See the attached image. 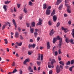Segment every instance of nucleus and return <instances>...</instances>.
Wrapping results in <instances>:
<instances>
[{"mask_svg":"<svg viewBox=\"0 0 74 74\" xmlns=\"http://www.w3.org/2000/svg\"><path fill=\"white\" fill-rule=\"evenodd\" d=\"M55 62H56L55 60L54 59H53L51 62V65L49 63H48V67H49V68H51V67L52 68H53V67H54V66H52V65H53V64L54 63H55Z\"/></svg>","mask_w":74,"mask_h":74,"instance_id":"obj_1","label":"nucleus"},{"mask_svg":"<svg viewBox=\"0 0 74 74\" xmlns=\"http://www.w3.org/2000/svg\"><path fill=\"white\" fill-rule=\"evenodd\" d=\"M59 65H57L56 68V71L57 73H59L61 71Z\"/></svg>","mask_w":74,"mask_h":74,"instance_id":"obj_2","label":"nucleus"},{"mask_svg":"<svg viewBox=\"0 0 74 74\" xmlns=\"http://www.w3.org/2000/svg\"><path fill=\"white\" fill-rule=\"evenodd\" d=\"M65 4L66 6L67 7V12H68V13H71V11L69 10L70 9V7L69 6V4H66V3H65Z\"/></svg>","mask_w":74,"mask_h":74,"instance_id":"obj_3","label":"nucleus"},{"mask_svg":"<svg viewBox=\"0 0 74 74\" xmlns=\"http://www.w3.org/2000/svg\"><path fill=\"white\" fill-rule=\"evenodd\" d=\"M53 21L54 22H56L57 20V16L56 15H54L53 17Z\"/></svg>","mask_w":74,"mask_h":74,"instance_id":"obj_4","label":"nucleus"},{"mask_svg":"<svg viewBox=\"0 0 74 74\" xmlns=\"http://www.w3.org/2000/svg\"><path fill=\"white\" fill-rule=\"evenodd\" d=\"M51 48V45L49 43V42H48L47 43V48L49 49Z\"/></svg>","mask_w":74,"mask_h":74,"instance_id":"obj_5","label":"nucleus"},{"mask_svg":"<svg viewBox=\"0 0 74 74\" xmlns=\"http://www.w3.org/2000/svg\"><path fill=\"white\" fill-rule=\"evenodd\" d=\"M46 14V15H50V14H51V10H47V9Z\"/></svg>","mask_w":74,"mask_h":74,"instance_id":"obj_6","label":"nucleus"},{"mask_svg":"<svg viewBox=\"0 0 74 74\" xmlns=\"http://www.w3.org/2000/svg\"><path fill=\"white\" fill-rule=\"evenodd\" d=\"M30 32L31 33H34V29L33 28H32V26H30Z\"/></svg>","mask_w":74,"mask_h":74,"instance_id":"obj_7","label":"nucleus"},{"mask_svg":"<svg viewBox=\"0 0 74 74\" xmlns=\"http://www.w3.org/2000/svg\"><path fill=\"white\" fill-rule=\"evenodd\" d=\"M19 32H16L15 36L16 38H18L19 37Z\"/></svg>","mask_w":74,"mask_h":74,"instance_id":"obj_8","label":"nucleus"},{"mask_svg":"<svg viewBox=\"0 0 74 74\" xmlns=\"http://www.w3.org/2000/svg\"><path fill=\"white\" fill-rule=\"evenodd\" d=\"M55 33V31H53V29H52L50 32V35L51 36H52L53 34Z\"/></svg>","mask_w":74,"mask_h":74,"instance_id":"obj_9","label":"nucleus"},{"mask_svg":"<svg viewBox=\"0 0 74 74\" xmlns=\"http://www.w3.org/2000/svg\"><path fill=\"white\" fill-rule=\"evenodd\" d=\"M12 22L13 23V24L15 27V29L16 30V29L17 26L16 25V23L15 22V20L14 19H13L12 20Z\"/></svg>","mask_w":74,"mask_h":74,"instance_id":"obj_10","label":"nucleus"},{"mask_svg":"<svg viewBox=\"0 0 74 74\" xmlns=\"http://www.w3.org/2000/svg\"><path fill=\"white\" fill-rule=\"evenodd\" d=\"M62 30H64L65 33L67 32V28H64L63 27H62Z\"/></svg>","mask_w":74,"mask_h":74,"instance_id":"obj_11","label":"nucleus"},{"mask_svg":"<svg viewBox=\"0 0 74 74\" xmlns=\"http://www.w3.org/2000/svg\"><path fill=\"white\" fill-rule=\"evenodd\" d=\"M62 1V0H58L57 1V2L56 3V5H59L61 2Z\"/></svg>","mask_w":74,"mask_h":74,"instance_id":"obj_12","label":"nucleus"},{"mask_svg":"<svg viewBox=\"0 0 74 74\" xmlns=\"http://www.w3.org/2000/svg\"><path fill=\"white\" fill-rule=\"evenodd\" d=\"M29 61L30 60H29V59L28 60L27 59H26L24 62V64H26L27 62H29Z\"/></svg>","mask_w":74,"mask_h":74,"instance_id":"obj_13","label":"nucleus"},{"mask_svg":"<svg viewBox=\"0 0 74 74\" xmlns=\"http://www.w3.org/2000/svg\"><path fill=\"white\" fill-rule=\"evenodd\" d=\"M57 41V40L56 38V37L54 38L53 39V44L55 43V42Z\"/></svg>","mask_w":74,"mask_h":74,"instance_id":"obj_14","label":"nucleus"},{"mask_svg":"<svg viewBox=\"0 0 74 74\" xmlns=\"http://www.w3.org/2000/svg\"><path fill=\"white\" fill-rule=\"evenodd\" d=\"M23 11L25 13L27 14V8H24L23 10Z\"/></svg>","mask_w":74,"mask_h":74,"instance_id":"obj_15","label":"nucleus"},{"mask_svg":"<svg viewBox=\"0 0 74 74\" xmlns=\"http://www.w3.org/2000/svg\"><path fill=\"white\" fill-rule=\"evenodd\" d=\"M40 58H41V55L40 54H38V57L37 59L38 60H40Z\"/></svg>","mask_w":74,"mask_h":74,"instance_id":"obj_16","label":"nucleus"},{"mask_svg":"<svg viewBox=\"0 0 74 74\" xmlns=\"http://www.w3.org/2000/svg\"><path fill=\"white\" fill-rule=\"evenodd\" d=\"M63 4H61L60 5V6L58 7V9L60 10H62V7H63Z\"/></svg>","mask_w":74,"mask_h":74,"instance_id":"obj_17","label":"nucleus"},{"mask_svg":"<svg viewBox=\"0 0 74 74\" xmlns=\"http://www.w3.org/2000/svg\"><path fill=\"white\" fill-rule=\"evenodd\" d=\"M55 10H53L51 14V16H53V15H55Z\"/></svg>","mask_w":74,"mask_h":74,"instance_id":"obj_18","label":"nucleus"},{"mask_svg":"<svg viewBox=\"0 0 74 74\" xmlns=\"http://www.w3.org/2000/svg\"><path fill=\"white\" fill-rule=\"evenodd\" d=\"M5 24L6 25H4L3 26L2 30H3L4 29H5V26H6V25H7V23H5Z\"/></svg>","mask_w":74,"mask_h":74,"instance_id":"obj_19","label":"nucleus"},{"mask_svg":"<svg viewBox=\"0 0 74 74\" xmlns=\"http://www.w3.org/2000/svg\"><path fill=\"white\" fill-rule=\"evenodd\" d=\"M56 38L57 40H61V38H60V37L59 36H58Z\"/></svg>","mask_w":74,"mask_h":74,"instance_id":"obj_20","label":"nucleus"},{"mask_svg":"<svg viewBox=\"0 0 74 74\" xmlns=\"http://www.w3.org/2000/svg\"><path fill=\"white\" fill-rule=\"evenodd\" d=\"M32 27H35V22H33L31 23Z\"/></svg>","mask_w":74,"mask_h":74,"instance_id":"obj_21","label":"nucleus"},{"mask_svg":"<svg viewBox=\"0 0 74 74\" xmlns=\"http://www.w3.org/2000/svg\"><path fill=\"white\" fill-rule=\"evenodd\" d=\"M17 45L18 46H20L22 45V42H21L20 43H18V42H16V43Z\"/></svg>","mask_w":74,"mask_h":74,"instance_id":"obj_22","label":"nucleus"},{"mask_svg":"<svg viewBox=\"0 0 74 74\" xmlns=\"http://www.w3.org/2000/svg\"><path fill=\"white\" fill-rule=\"evenodd\" d=\"M6 7H7V6L5 5H4L3 6V8L4 9L5 11H6L7 10V8H6Z\"/></svg>","mask_w":74,"mask_h":74,"instance_id":"obj_23","label":"nucleus"},{"mask_svg":"<svg viewBox=\"0 0 74 74\" xmlns=\"http://www.w3.org/2000/svg\"><path fill=\"white\" fill-rule=\"evenodd\" d=\"M63 43V41H62V38H61L60 40H59V44H62Z\"/></svg>","mask_w":74,"mask_h":74,"instance_id":"obj_24","label":"nucleus"},{"mask_svg":"<svg viewBox=\"0 0 74 74\" xmlns=\"http://www.w3.org/2000/svg\"><path fill=\"white\" fill-rule=\"evenodd\" d=\"M26 25L27 27H30V23H27Z\"/></svg>","mask_w":74,"mask_h":74,"instance_id":"obj_25","label":"nucleus"},{"mask_svg":"<svg viewBox=\"0 0 74 74\" xmlns=\"http://www.w3.org/2000/svg\"><path fill=\"white\" fill-rule=\"evenodd\" d=\"M59 63H60V64H62V66H64V63L62 61L60 62Z\"/></svg>","mask_w":74,"mask_h":74,"instance_id":"obj_26","label":"nucleus"},{"mask_svg":"<svg viewBox=\"0 0 74 74\" xmlns=\"http://www.w3.org/2000/svg\"><path fill=\"white\" fill-rule=\"evenodd\" d=\"M71 34L73 36V37L74 38V29H73Z\"/></svg>","mask_w":74,"mask_h":74,"instance_id":"obj_27","label":"nucleus"},{"mask_svg":"<svg viewBox=\"0 0 74 74\" xmlns=\"http://www.w3.org/2000/svg\"><path fill=\"white\" fill-rule=\"evenodd\" d=\"M48 23L49 26H51L52 25V22L51 21H49L48 22Z\"/></svg>","mask_w":74,"mask_h":74,"instance_id":"obj_28","label":"nucleus"},{"mask_svg":"<svg viewBox=\"0 0 74 74\" xmlns=\"http://www.w3.org/2000/svg\"><path fill=\"white\" fill-rule=\"evenodd\" d=\"M34 34L35 37V38H37V36L38 35V33L37 32H34Z\"/></svg>","mask_w":74,"mask_h":74,"instance_id":"obj_29","label":"nucleus"},{"mask_svg":"<svg viewBox=\"0 0 74 74\" xmlns=\"http://www.w3.org/2000/svg\"><path fill=\"white\" fill-rule=\"evenodd\" d=\"M69 39L68 38H66L65 40L66 42L67 43H69Z\"/></svg>","mask_w":74,"mask_h":74,"instance_id":"obj_30","label":"nucleus"},{"mask_svg":"<svg viewBox=\"0 0 74 74\" xmlns=\"http://www.w3.org/2000/svg\"><path fill=\"white\" fill-rule=\"evenodd\" d=\"M10 2V1H7L5 2V4H8Z\"/></svg>","mask_w":74,"mask_h":74,"instance_id":"obj_31","label":"nucleus"},{"mask_svg":"<svg viewBox=\"0 0 74 74\" xmlns=\"http://www.w3.org/2000/svg\"><path fill=\"white\" fill-rule=\"evenodd\" d=\"M73 67H73V66H72L69 69V71H70L71 72L72 71V70H73Z\"/></svg>","mask_w":74,"mask_h":74,"instance_id":"obj_32","label":"nucleus"},{"mask_svg":"<svg viewBox=\"0 0 74 74\" xmlns=\"http://www.w3.org/2000/svg\"><path fill=\"white\" fill-rule=\"evenodd\" d=\"M17 71H18V70H17L16 69H14L12 73H16V72H17Z\"/></svg>","mask_w":74,"mask_h":74,"instance_id":"obj_33","label":"nucleus"},{"mask_svg":"<svg viewBox=\"0 0 74 74\" xmlns=\"http://www.w3.org/2000/svg\"><path fill=\"white\" fill-rule=\"evenodd\" d=\"M29 5L30 6H32V5H33V3L31 1H29Z\"/></svg>","mask_w":74,"mask_h":74,"instance_id":"obj_34","label":"nucleus"},{"mask_svg":"<svg viewBox=\"0 0 74 74\" xmlns=\"http://www.w3.org/2000/svg\"><path fill=\"white\" fill-rule=\"evenodd\" d=\"M43 8L44 9H46V8H47V6H46V3H45L43 5Z\"/></svg>","mask_w":74,"mask_h":74,"instance_id":"obj_35","label":"nucleus"},{"mask_svg":"<svg viewBox=\"0 0 74 74\" xmlns=\"http://www.w3.org/2000/svg\"><path fill=\"white\" fill-rule=\"evenodd\" d=\"M38 66L40 65V64L41 63V62L40 61H37L36 62Z\"/></svg>","mask_w":74,"mask_h":74,"instance_id":"obj_36","label":"nucleus"},{"mask_svg":"<svg viewBox=\"0 0 74 74\" xmlns=\"http://www.w3.org/2000/svg\"><path fill=\"white\" fill-rule=\"evenodd\" d=\"M20 40H23V38L21 35H20Z\"/></svg>","mask_w":74,"mask_h":74,"instance_id":"obj_37","label":"nucleus"},{"mask_svg":"<svg viewBox=\"0 0 74 74\" xmlns=\"http://www.w3.org/2000/svg\"><path fill=\"white\" fill-rule=\"evenodd\" d=\"M36 47V44H33V45H32V47L33 48H34Z\"/></svg>","mask_w":74,"mask_h":74,"instance_id":"obj_38","label":"nucleus"},{"mask_svg":"<svg viewBox=\"0 0 74 74\" xmlns=\"http://www.w3.org/2000/svg\"><path fill=\"white\" fill-rule=\"evenodd\" d=\"M4 41H5V43L6 44H8V40H7V39H4Z\"/></svg>","mask_w":74,"mask_h":74,"instance_id":"obj_39","label":"nucleus"},{"mask_svg":"<svg viewBox=\"0 0 74 74\" xmlns=\"http://www.w3.org/2000/svg\"><path fill=\"white\" fill-rule=\"evenodd\" d=\"M15 66V62L14 61L12 64V66Z\"/></svg>","mask_w":74,"mask_h":74,"instance_id":"obj_40","label":"nucleus"},{"mask_svg":"<svg viewBox=\"0 0 74 74\" xmlns=\"http://www.w3.org/2000/svg\"><path fill=\"white\" fill-rule=\"evenodd\" d=\"M60 23L59 22H58L56 25V27H59L60 26Z\"/></svg>","mask_w":74,"mask_h":74,"instance_id":"obj_41","label":"nucleus"},{"mask_svg":"<svg viewBox=\"0 0 74 74\" xmlns=\"http://www.w3.org/2000/svg\"><path fill=\"white\" fill-rule=\"evenodd\" d=\"M41 24H42V23L41 22H39L37 24V25L40 26L41 25Z\"/></svg>","mask_w":74,"mask_h":74,"instance_id":"obj_42","label":"nucleus"},{"mask_svg":"<svg viewBox=\"0 0 74 74\" xmlns=\"http://www.w3.org/2000/svg\"><path fill=\"white\" fill-rule=\"evenodd\" d=\"M66 65H67V66L69 65H70V61H68L66 63Z\"/></svg>","mask_w":74,"mask_h":74,"instance_id":"obj_43","label":"nucleus"},{"mask_svg":"<svg viewBox=\"0 0 74 74\" xmlns=\"http://www.w3.org/2000/svg\"><path fill=\"white\" fill-rule=\"evenodd\" d=\"M71 64H74V60H71Z\"/></svg>","mask_w":74,"mask_h":74,"instance_id":"obj_44","label":"nucleus"},{"mask_svg":"<svg viewBox=\"0 0 74 74\" xmlns=\"http://www.w3.org/2000/svg\"><path fill=\"white\" fill-rule=\"evenodd\" d=\"M41 56L40 60H43V55L42 54H41Z\"/></svg>","mask_w":74,"mask_h":74,"instance_id":"obj_45","label":"nucleus"},{"mask_svg":"<svg viewBox=\"0 0 74 74\" xmlns=\"http://www.w3.org/2000/svg\"><path fill=\"white\" fill-rule=\"evenodd\" d=\"M51 6H49L48 7L47 10H50V9H51Z\"/></svg>","mask_w":74,"mask_h":74,"instance_id":"obj_46","label":"nucleus"},{"mask_svg":"<svg viewBox=\"0 0 74 74\" xmlns=\"http://www.w3.org/2000/svg\"><path fill=\"white\" fill-rule=\"evenodd\" d=\"M58 53L59 54H60L61 53H62V52H61V49H59L58 50Z\"/></svg>","mask_w":74,"mask_h":74,"instance_id":"obj_47","label":"nucleus"},{"mask_svg":"<svg viewBox=\"0 0 74 74\" xmlns=\"http://www.w3.org/2000/svg\"><path fill=\"white\" fill-rule=\"evenodd\" d=\"M31 47H32V45L29 44L28 45L29 48H30Z\"/></svg>","mask_w":74,"mask_h":74,"instance_id":"obj_48","label":"nucleus"},{"mask_svg":"<svg viewBox=\"0 0 74 74\" xmlns=\"http://www.w3.org/2000/svg\"><path fill=\"white\" fill-rule=\"evenodd\" d=\"M31 69H32V67L30 66H29L28 69V70L30 71V70H31Z\"/></svg>","mask_w":74,"mask_h":74,"instance_id":"obj_49","label":"nucleus"},{"mask_svg":"<svg viewBox=\"0 0 74 74\" xmlns=\"http://www.w3.org/2000/svg\"><path fill=\"white\" fill-rule=\"evenodd\" d=\"M18 30L19 32H20L21 30V28L20 27H18Z\"/></svg>","mask_w":74,"mask_h":74,"instance_id":"obj_50","label":"nucleus"},{"mask_svg":"<svg viewBox=\"0 0 74 74\" xmlns=\"http://www.w3.org/2000/svg\"><path fill=\"white\" fill-rule=\"evenodd\" d=\"M17 5L18 8H20V6L21 5V4H19L17 3Z\"/></svg>","mask_w":74,"mask_h":74,"instance_id":"obj_51","label":"nucleus"},{"mask_svg":"<svg viewBox=\"0 0 74 74\" xmlns=\"http://www.w3.org/2000/svg\"><path fill=\"white\" fill-rule=\"evenodd\" d=\"M61 46H62V44H59L58 45V46L59 48H61Z\"/></svg>","mask_w":74,"mask_h":74,"instance_id":"obj_52","label":"nucleus"},{"mask_svg":"<svg viewBox=\"0 0 74 74\" xmlns=\"http://www.w3.org/2000/svg\"><path fill=\"white\" fill-rule=\"evenodd\" d=\"M39 22H41V23L42 22V19H41L40 18H39Z\"/></svg>","mask_w":74,"mask_h":74,"instance_id":"obj_53","label":"nucleus"},{"mask_svg":"<svg viewBox=\"0 0 74 74\" xmlns=\"http://www.w3.org/2000/svg\"><path fill=\"white\" fill-rule=\"evenodd\" d=\"M49 74H52V71L51 70H50L49 72Z\"/></svg>","mask_w":74,"mask_h":74,"instance_id":"obj_54","label":"nucleus"},{"mask_svg":"<svg viewBox=\"0 0 74 74\" xmlns=\"http://www.w3.org/2000/svg\"><path fill=\"white\" fill-rule=\"evenodd\" d=\"M55 55L56 56H57L58 55V52L57 51H55Z\"/></svg>","mask_w":74,"mask_h":74,"instance_id":"obj_55","label":"nucleus"},{"mask_svg":"<svg viewBox=\"0 0 74 74\" xmlns=\"http://www.w3.org/2000/svg\"><path fill=\"white\" fill-rule=\"evenodd\" d=\"M70 42L71 43V44H72L73 43V40L71 39L70 40Z\"/></svg>","mask_w":74,"mask_h":74,"instance_id":"obj_56","label":"nucleus"},{"mask_svg":"<svg viewBox=\"0 0 74 74\" xmlns=\"http://www.w3.org/2000/svg\"><path fill=\"white\" fill-rule=\"evenodd\" d=\"M40 39V37H38L37 38V40L38 41H39Z\"/></svg>","mask_w":74,"mask_h":74,"instance_id":"obj_57","label":"nucleus"},{"mask_svg":"<svg viewBox=\"0 0 74 74\" xmlns=\"http://www.w3.org/2000/svg\"><path fill=\"white\" fill-rule=\"evenodd\" d=\"M68 23L70 25H71V22L70 21H69L68 22Z\"/></svg>","mask_w":74,"mask_h":74,"instance_id":"obj_58","label":"nucleus"},{"mask_svg":"<svg viewBox=\"0 0 74 74\" xmlns=\"http://www.w3.org/2000/svg\"><path fill=\"white\" fill-rule=\"evenodd\" d=\"M28 55H31L32 54V52H31L30 51H28Z\"/></svg>","mask_w":74,"mask_h":74,"instance_id":"obj_59","label":"nucleus"},{"mask_svg":"<svg viewBox=\"0 0 74 74\" xmlns=\"http://www.w3.org/2000/svg\"><path fill=\"white\" fill-rule=\"evenodd\" d=\"M29 41L30 42H33V40L32 39H31L30 40H29Z\"/></svg>","mask_w":74,"mask_h":74,"instance_id":"obj_60","label":"nucleus"},{"mask_svg":"<svg viewBox=\"0 0 74 74\" xmlns=\"http://www.w3.org/2000/svg\"><path fill=\"white\" fill-rule=\"evenodd\" d=\"M20 74H22V70H20Z\"/></svg>","mask_w":74,"mask_h":74,"instance_id":"obj_61","label":"nucleus"},{"mask_svg":"<svg viewBox=\"0 0 74 74\" xmlns=\"http://www.w3.org/2000/svg\"><path fill=\"white\" fill-rule=\"evenodd\" d=\"M35 30L36 32H38V29H35Z\"/></svg>","mask_w":74,"mask_h":74,"instance_id":"obj_62","label":"nucleus"},{"mask_svg":"<svg viewBox=\"0 0 74 74\" xmlns=\"http://www.w3.org/2000/svg\"><path fill=\"white\" fill-rule=\"evenodd\" d=\"M16 57H19V55H18V53H16Z\"/></svg>","mask_w":74,"mask_h":74,"instance_id":"obj_63","label":"nucleus"},{"mask_svg":"<svg viewBox=\"0 0 74 74\" xmlns=\"http://www.w3.org/2000/svg\"><path fill=\"white\" fill-rule=\"evenodd\" d=\"M55 48H56V47L55 46H54V47H53V50H52L53 51V52H54V49H55Z\"/></svg>","mask_w":74,"mask_h":74,"instance_id":"obj_64","label":"nucleus"}]
</instances>
